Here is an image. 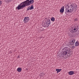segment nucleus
Instances as JSON below:
<instances>
[{
	"instance_id": "nucleus-1",
	"label": "nucleus",
	"mask_w": 79,
	"mask_h": 79,
	"mask_svg": "<svg viewBox=\"0 0 79 79\" xmlns=\"http://www.w3.org/2000/svg\"><path fill=\"white\" fill-rule=\"evenodd\" d=\"M66 11H65V14L67 15V13H72L73 12L74 10V11H76L77 10V5L75 4H69L68 5L65 6Z\"/></svg>"
},
{
	"instance_id": "nucleus-2",
	"label": "nucleus",
	"mask_w": 79,
	"mask_h": 79,
	"mask_svg": "<svg viewBox=\"0 0 79 79\" xmlns=\"http://www.w3.org/2000/svg\"><path fill=\"white\" fill-rule=\"evenodd\" d=\"M31 4H30V2H29V0H27L21 2L19 5L17 7V9L18 10H21V9H23L26 6H29Z\"/></svg>"
},
{
	"instance_id": "nucleus-3",
	"label": "nucleus",
	"mask_w": 79,
	"mask_h": 79,
	"mask_svg": "<svg viewBox=\"0 0 79 79\" xmlns=\"http://www.w3.org/2000/svg\"><path fill=\"white\" fill-rule=\"evenodd\" d=\"M63 55H66L69 54H71V49L68 47L64 48L61 51Z\"/></svg>"
},
{
	"instance_id": "nucleus-4",
	"label": "nucleus",
	"mask_w": 79,
	"mask_h": 79,
	"mask_svg": "<svg viewBox=\"0 0 79 79\" xmlns=\"http://www.w3.org/2000/svg\"><path fill=\"white\" fill-rule=\"evenodd\" d=\"M45 23H43V26L44 27H48L50 25V19H47L45 20Z\"/></svg>"
},
{
	"instance_id": "nucleus-5",
	"label": "nucleus",
	"mask_w": 79,
	"mask_h": 79,
	"mask_svg": "<svg viewBox=\"0 0 79 79\" xmlns=\"http://www.w3.org/2000/svg\"><path fill=\"white\" fill-rule=\"evenodd\" d=\"M78 27H79L78 26L77 27L75 26V27H71V30L70 31V32H71V33H73V34L77 32V31H78Z\"/></svg>"
},
{
	"instance_id": "nucleus-6",
	"label": "nucleus",
	"mask_w": 79,
	"mask_h": 79,
	"mask_svg": "<svg viewBox=\"0 0 79 79\" xmlns=\"http://www.w3.org/2000/svg\"><path fill=\"white\" fill-rule=\"evenodd\" d=\"M23 21L25 24H26L27 23H28L29 21V18L28 17H25L23 20Z\"/></svg>"
},
{
	"instance_id": "nucleus-7",
	"label": "nucleus",
	"mask_w": 79,
	"mask_h": 79,
	"mask_svg": "<svg viewBox=\"0 0 79 79\" xmlns=\"http://www.w3.org/2000/svg\"><path fill=\"white\" fill-rule=\"evenodd\" d=\"M72 39L73 40H72V41H70L69 44L70 45H73L74 44L75 42L76 41V40H75V39Z\"/></svg>"
},
{
	"instance_id": "nucleus-8",
	"label": "nucleus",
	"mask_w": 79,
	"mask_h": 79,
	"mask_svg": "<svg viewBox=\"0 0 79 79\" xmlns=\"http://www.w3.org/2000/svg\"><path fill=\"white\" fill-rule=\"evenodd\" d=\"M64 6H62L61 9L60 10V13H64Z\"/></svg>"
},
{
	"instance_id": "nucleus-9",
	"label": "nucleus",
	"mask_w": 79,
	"mask_h": 79,
	"mask_svg": "<svg viewBox=\"0 0 79 79\" xmlns=\"http://www.w3.org/2000/svg\"><path fill=\"white\" fill-rule=\"evenodd\" d=\"M69 75L71 76V75H73L74 74V72L73 71H70L68 72Z\"/></svg>"
},
{
	"instance_id": "nucleus-10",
	"label": "nucleus",
	"mask_w": 79,
	"mask_h": 79,
	"mask_svg": "<svg viewBox=\"0 0 79 79\" xmlns=\"http://www.w3.org/2000/svg\"><path fill=\"white\" fill-rule=\"evenodd\" d=\"M17 71L18 72H21V71H22V69H21V68L19 67L17 68Z\"/></svg>"
},
{
	"instance_id": "nucleus-11",
	"label": "nucleus",
	"mask_w": 79,
	"mask_h": 79,
	"mask_svg": "<svg viewBox=\"0 0 79 79\" xmlns=\"http://www.w3.org/2000/svg\"><path fill=\"white\" fill-rule=\"evenodd\" d=\"M62 70L61 69H56V71H57V73H60Z\"/></svg>"
},
{
	"instance_id": "nucleus-12",
	"label": "nucleus",
	"mask_w": 79,
	"mask_h": 79,
	"mask_svg": "<svg viewBox=\"0 0 79 79\" xmlns=\"http://www.w3.org/2000/svg\"><path fill=\"white\" fill-rule=\"evenodd\" d=\"M75 46H76V47H77L79 46V42L78 41H76L75 43Z\"/></svg>"
},
{
	"instance_id": "nucleus-13",
	"label": "nucleus",
	"mask_w": 79,
	"mask_h": 79,
	"mask_svg": "<svg viewBox=\"0 0 79 79\" xmlns=\"http://www.w3.org/2000/svg\"><path fill=\"white\" fill-rule=\"evenodd\" d=\"M29 1L30 4H33L34 2V0H31L30 1L29 0Z\"/></svg>"
},
{
	"instance_id": "nucleus-14",
	"label": "nucleus",
	"mask_w": 79,
	"mask_h": 79,
	"mask_svg": "<svg viewBox=\"0 0 79 79\" xmlns=\"http://www.w3.org/2000/svg\"><path fill=\"white\" fill-rule=\"evenodd\" d=\"M33 9H34V6H33V5H32L30 8V10H33Z\"/></svg>"
},
{
	"instance_id": "nucleus-15",
	"label": "nucleus",
	"mask_w": 79,
	"mask_h": 79,
	"mask_svg": "<svg viewBox=\"0 0 79 79\" xmlns=\"http://www.w3.org/2000/svg\"><path fill=\"white\" fill-rule=\"evenodd\" d=\"M55 19L54 17H52L51 19V21H52L53 22H54V21H55Z\"/></svg>"
},
{
	"instance_id": "nucleus-16",
	"label": "nucleus",
	"mask_w": 79,
	"mask_h": 79,
	"mask_svg": "<svg viewBox=\"0 0 79 79\" xmlns=\"http://www.w3.org/2000/svg\"><path fill=\"white\" fill-rule=\"evenodd\" d=\"M2 3L3 2H2V1H0V5H1Z\"/></svg>"
},
{
	"instance_id": "nucleus-17",
	"label": "nucleus",
	"mask_w": 79,
	"mask_h": 79,
	"mask_svg": "<svg viewBox=\"0 0 79 79\" xmlns=\"http://www.w3.org/2000/svg\"><path fill=\"white\" fill-rule=\"evenodd\" d=\"M72 48L73 49H74L75 48V46H74L73 45L72 47Z\"/></svg>"
},
{
	"instance_id": "nucleus-18",
	"label": "nucleus",
	"mask_w": 79,
	"mask_h": 79,
	"mask_svg": "<svg viewBox=\"0 0 79 79\" xmlns=\"http://www.w3.org/2000/svg\"><path fill=\"white\" fill-rule=\"evenodd\" d=\"M30 10V8L29 7H28L27 9V11H29Z\"/></svg>"
},
{
	"instance_id": "nucleus-19",
	"label": "nucleus",
	"mask_w": 79,
	"mask_h": 79,
	"mask_svg": "<svg viewBox=\"0 0 79 79\" xmlns=\"http://www.w3.org/2000/svg\"><path fill=\"white\" fill-rule=\"evenodd\" d=\"M41 31H44V28H43V29H42L41 30Z\"/></svg>"
},
{
	"instance_id": "nucleus-20",
	"label": "nucleus",
	"mask_w": 79,
	"mask_h": 79,
	"mask_svg": "<svg viewBox=\"0 0 79 79\" xmlns=\"http://www.w3.org/2000/svg\"><path fill=\"white\" fill-rule=\"evenodd\" d=\"M79 34V31L78 32H77V35Z\"/></svg>"
},
{
	"instance_id": "nucleus-21",
	"label": "nucleus",
	"mask_w": 79,
	"mask_h": 79,
	"mask_svg": "<svg viewBox=\"0 0 79 79\" xmlns=\"http://www.w3.org/2000/svg\"><path fill=\"white\" fill-rule=\"evenodd\" d=\"M26 70H27V71H28V69H27V68L26 69Z\"/></svg>"
},
{
	"instance_id": "nucleus-22",
	"label": "nucleus",
	"mask_w": 79,
	"mask_h": 79,
	"mask_svg": "<svg viewBox=\"0 0 79 79\" xmlns=\"http://www.w3.org/2000/svg\"><path fill=\"white\" fill-rule=\"evenodd\" d=\"M18 58H19V56H18Z\"/></svg>"
},
{
	"instance_id": "nucleus-23",
	"label": "nucleus",
	"mask_w": 79,
	"mask_h": 79,
	"mask_svg": "<svg viewBox=\"0 0 79 79\" xmlns=\"http://www.w3.org/2000/svg\"><path fill=\"white\" fill-rule=\"evenodd\" d=\"M75 20H76V21H77V19H75Z\"/></svg>"
},
{
	"instance_id": "nucleus-24",
	"label": "nucleus",
	"mask_w": 79,
	"mask_h": 79,
	"mask_svg": "<svg viewBox=\"0 0 79 79\" xmlns=\"http://www.w3.org/2000/svg\"><path fill=\"white\" fill-rule=\"evenodd\" d=\"M0 6H1V5L0 4Z\"/></svg>"
}]
</instances>
